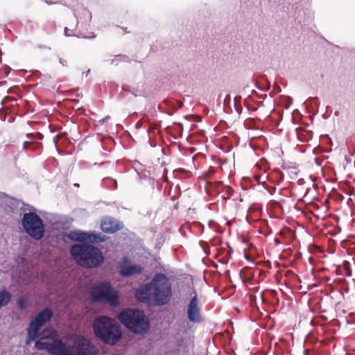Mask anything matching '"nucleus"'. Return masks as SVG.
<instances>
[{
	"label": "nucleus",
	"instance_id": "obj_1",
	"mask_svg": "<svg viewBox=\"0 0 355 355\" xmlns=\"http://www.w3.org/2000/svg\"><path fill=\"white\" fill-rule=\"evenodd\" d=\"M172 295L171 283L163 273L155 274L150 282L141 285L135 291L136 299L143 303L165 305Z\"/></svg>",
	"mask_w": 355,
	"mask_h": 355
},
{
	"label": "nucleus",
	"instance_id": "obj_2",
	"mask_svg": "<svg viewBox=\"0 0 355 355\" xmlns=\"http://www.w3.org/2000/svg\"><path fill=\"white\" fill-rule=\"evenodd\" d=\"M71 254L80 266L94 268L100 266L104 257L101 250L89 244H75L71 249Z\"/></svg>",
	"mask_w": 355,
	"mask_h": 355
},
{
	"label": "nucleus",
	"instance_id": "obj_3",
	"mask_svg": "<svg viewBox=\"0 0 355 355\" xmlns=\"http://www.w3.org/2000/svg\"><path fill=\"white\" fill-rule=\"evenodd\" d=\"M119 320L125 328L135 334L144 335L150 329L148 318L144 311L139 309H123L119 315Z\"/></svg>",
	"mask_w": 355,
	"mask_h": 355
},
{
	"label": "nucleus",
	"instance_id": "obj_4",
	"mask_svg": "<svg viewBox=\"0 0 355 355\" xmlns=\"http://www.w3.org/2000/svg\"><path fill=\"white\" fill-rule=\"evenodd\" d=\"M93 329L96 336L106 344L115 345L121 337L119 325L106 316L97 318L93 323Z\"/></svg>",
	"mask_w": 355,
	"mask_h": 355
},
{
	"label": "nucleus",
	"instance_id": "obj_5",
	"mask_svg": "<svg viewBox=\"0 0 355 355\" xmlns=\"http://www.w3.org/2000/svg\"><path fill=\"white\" fill-rule=\"evenodd\" d=\"M90 295L95 302H105L112 307L119 305V293L109 282H101L94 285L90 291Z\"/></svg>",
	"mask_w": 355,
	"mask_h": 355
},
{
	"label": "nucleus",
	"instance_id": "obj_6",
	"mask_svg": "<svg viewBox=\"0 0 355 355\" xmlns=\"http://www.w3.org/2000/svg\"><path fill=\"white\" fill-rule=\"evenodd\" d=\"M21 225L25 232L35 240H40L44 235L45 226L42 218L35 212L24 213Z\"/></svg>",
	"mask_w": 355,
	"mask_h": 355
},
{
	"label": "nucleus",
	"instance_id": "obj_7",
	"mask_svg": "<svg viewBox=\"0 0 355 355\" xmlns=\"http://www.w3.org/2000/svg\"><path fill=\"white\" fill-rule=\"evenodd\" d=\"M334 274L337 276H351L352 272L349 269V263L347 261H343L342 264H334ZM347 286L345 284L344 277L334 279V295L338 299V303H340V299L344 298L343 291H347Z\"/></svg>",
	"mask_w": 355,
	"mask_h": 355
},
{
	"label": "nucleus",
	"instance_id": "obj_8",
	"mask_svg": "<svg viewBox=\"0 0 355 355\" xmlns=\"http://www.w3.org/2000/svg\"><path fill=\"white\" fill-rule=\"evenodd\" d=\"M53 316V312L50 309H44L37 313L35 319L33 320L29 324L27 330L28 338L26 344H30L37 336L40 328L48 322Z\"/></svg>",
	"mask_w": 355,
	"mask_h": 355
},
{
	"label": "nucleus",
	"instance_id": "obj_9",
	"mask_svg": "<svg viewBox=\"0 0 355 355\" xmlns=\"http://www.w3.org/2000/svg\"><path fill=\"white\" fill-rule=\"evenodd\" d=\"M83 15L87 18V21L85 22H83L81 25H80V22L79 19H78L76 14L74 13L75 17V25H69L68 26H66L64 28V35L67 37H71L74 36L77 37H83V38H94L96 36L94 35H86L84 32L81 30L80 27H83V28H87V27L89 26V22L92 19V14L91 12L84 9L83 11Z\"/></svg>",
	"mask_w": 355,
	"mask_h": 355
},
{
	"label": "nucleus",
	"instance_id": "obj_10",
	"mask_svg": "<svg viewBox=\"0 0 355 355\" xmlns=\"http://www.w3.org/2000/svg\"><path fill=\"white\" fill-rule=\"evenodd\" d=\"M189 295L191 300L187 307V318L189 322L193 323H200L203 321V317L199 306L198 294L194 288L191 289Z\"/></svg>",
	"mask_w": 355,
	"mask_h": 355
},
{
	"label": "nucleus",
	"instance_id": "obj_11",
	"mask_svg": "<svg viewBox=\"0 0 355 355\" xmlns=\"http://www.w3.org/2000/svg\"><path fill=\"white\" fill-rule=\"evenodd\" d=\"M74 355H97L98 349L84 336H78L73 341V351Z\"/></svg>",
	"mask_w": 355,
	"mask_h": 355
},
{
	"label": "nucleus",
	"instance_id": "obj_12",
	"mask_svg": "<svg viewBox=\"0 0 355 355\" xmlns=\"http://www.w3.org/2000/svg\"><path fill=\"white\" fill-rule=\"evenodd\" d=\"M123 263L120 265V275L122 277H128L133 275H139L143 272V268L137 264L130 265L128 258L124 257Z\"/></svg>",
	"mask_w": 355,
	"mask_h": 355
},
{
	"label": "nucleus",
	"instance_id": "obj_13",
	"mask_svg": "<svg viewBox=\"0 0 355 355\" xmlns=\"http://www.w3.org/2000/svg\"><path fill=\"white\" fill-rule=\"evenodd\" d=\"M50 354L51 355H74L69 346L62 340L58 339L51 342Z\"/></svg>",
	"mask_w": 355,
	"mask_h": 355
},
{
	"label": "nucleus",
	"instance_id": "obj_14",
	"mask_svg": "<svg viewBox=\"0 0 355 355\" xmlns=\"http://www.w3.org/2000/svg\"><path fill=\"white\" fill-rule=\"evenodd\" d=\"M101 226L104 232L111 234L120 230L123 227L119 221L112 217H104L101 220Z\"/></svg>",
	"mask_w": 355,
	"mask_h": 355
},
{
	"label": "nucleus",
	"instance_id": "obj_15",
	"mask_svg": "<svg viewBox=\"0 0 355 355\" xmlns=\"http://www.w3.org/2000/svg\"><path fill=\"white\" fill-rule=\"evenodd\" d=\"M85 236L84 242L90 243H98L106 240L105 236H102L101 233L96 234L92 232H85Z\"/></svg>",
	"mask_w": 355,
	"mask_h": 355
},
{
	"label": "nucleus",
	"instance_id": "obj_16",
	"mask_svg": "<svg viewBox=\"0 0 355 355\" xmlns=\"http://www.w3.org/2000/svg\"><path fill=\"white\" fill-rule=\"evenodd\" d=\"M274 4L282 5V9L284 12H291L294 8V1L298 3L297 0H269Z\"/></svg>",
	"mask_w": 355,
	"mask_h": 355
},
{
	"label": "nucleus",
	"instance_id": "obj_17",
	"mask_svg": "<svg viewBox=\"0 0 355 355\" xmlns=\"http://www.w3.org/2000/svg\"><path fill=\"white\" fill-rule=\"evenodd\" d=\"M11 300V294L6 289L0 290V309L6 306Z\"/></svg>",
	"mask_w": 355,
	"mask_h": 355
},
{
	"label": "nucleus",
	"instance_id": "obj_18",
	"mask_svg": "<svg viewBox=\"0 0 355 355\" xmlns=\"http://www.w3.org/2000/svg\"><path fill=\"white\" fill-rule=\"evenodd\" d=\"M85 236V232L80 230L70 231L69 233V239L75 241L84 242Z\"/></svg>",
	"mask_w": 355,
	"mask_h": 355
},
{
	"label": "nucleus",
	"instance_id": "obj_19",
	"mask_svg": "<svg viewBox=\"0 0 355 355\" xmlns=\"http://www.w3.org/2000/svg\"><path fill=\"white\" fill-rule=\"evenodd\" d=\"M321 158L322 160L320 163L318 162L320 157H316L315 159L316 164L318 165H323V167L325 168L324 170H328L329 168L331 169V162L330 157L322 155Z\"/></svg>",
	"mask_w": 355,
	"mask_h": 355
},
{
	"label": "nucleus",
	"instance_id": "obj_20",
	"mask_svg": "<svg viewBox=\"0 0 355 355\" xmlns=\"http://www.w3.org/2000/svg\"><path fill=\"white\" fill-rule=\"evenodd\" d=\"M35 347L39 350H46L49 354L51 352V343L37 340L35 345Z\"/></svg>",
	"mask_w": 355,
	"mask_h": 355
},
{
	"label": "nucleus",
	"instance_id": "obj_21",
	"mask_svg": "<svg viewBox=\"0 0 355 355\" xmlns=\"http://www.w3.org/2000/svg\"><path fill=\"white\" fill-rule=\"evenodd\" d=\"M103 184L111 189H116L117 188V182L116 180L111 178H106L103 180Z\"/></svg>",
	"mask_w": 355,
	"mask_h": 355
},
{
	"label": "nucleus",
	"instance_id": "obj_22",
	"mask_svg": "<svg viewBox=\"0 0 355 355\" xmlns=\"http://www.w3.org/2000/svg\"><path fill=\"white\" fill-rule=\"evenodd\" d=\"M296 132H297V139L301 142L308 141L311 139V136L302 130L299 131V130H296Z\"/></svg>",
	"mask_w": 355,
	"mask_h": 355
},
{
	"label": "nucleus",
	"instance_id": "obj_23",
	"mask_svg": "<svg viewBox=\"0 0 355 355\" xmlns=\"http://www.w3.org/2000/svg\"><path fill=\"white\" fill-rule=\"evenodd\" d=\"M41 144L39 143H33L31 141H24V148L29 149L32 148L33 150L38 149L40 147Z\"/></svg>",
	"mask_w": 355,
	"mask_h": 355
},
{
	"label": "nucleus",
	"instance_id": "obj_24",
	"mask_svg": "<svg viewBox=\"0 0 355 355\" xmlns=\"http://www.w3.org/2000/svg\"><path fill=\"white\" fill-rule=\"evenodd\" d=\"M334 54L335 53L340 54L343 56V55H345L349 52L348 49H347L345 48H340V46H336L335 44L334 46Z\"/></svg>",
	"mask_w": 355,
	"mask_h": 355
},
{
	"label": "nucleus",
	"instance_id": "obj_25",
	"mask_svg": "<svg viewBox=\"0 0 355 355\" xmlns=\"http://www.w3.org/2000/svg\"><path fill=\"white\" fill-rule=\"evenodd\" d=\"M17 304L18 308L20 310H24L25 309H26V306H27L26 302L25 299H24L23 297L18 298L17 300Z\"/></svg>",
	"mask_w": 355,
	"mask_h": 355
},
{
	"label": "nucleus",
	"instance_id": "obj_26",
	"mask_svg": "<svg viewBox=\"0 0 355 355\" xmlns=\"http://www.w3.org/2000/svg\"><path fill=\"white\" fill-rule=\"evenodd\" d=\"M342 320H343V321L334 318V327L336 326L340 327L342 323H345V324H349V322L348 321V320L345 317L342 318ZM350 324H355V322H350Z\"/></svg>",
	"mask_w": 355,
	"mask_h": 355
},
{
	"label": "nucleus",
	"instance_id": "obj_27",
	"mask_svg": "<svg viewBox=\"0 0 355 355\" xmlns=\"http://www.w3.org/2000/svg\"><path fill=\"white\" fill-rule=\"evenodd\" d=\"M340 232H341V227L339 225H338L337 226L334 225V236H336V234L340 233Z\"/></svg>",
	"mask_w": 355,
	"mask_h": 355
},
{
	"label": "nucleus",
	"instance_id": "obj_28",
	"mask_svg": "<svg viewBox=\"0 0 355 355\" xmlns=\"http://www.w3.org/2000/svg\"><path fill=\"white\" fill-rule=\"evenodd\" d=\"M110 116L109 115H107V116H105L103 119H101V120L98 121V123H99L100 124H103V123H104L105 122L108 121V120H110Z\"/></svg>",
	"mask_w": 355,
	"mask_h": 355
},
{
	"label": "nucleus",
	"instance_id": "obj_29",
	"mask_svg": "<svg viewBox=\"0 0 355 355\" xmlns=\"http://www.w3.org/2000/svg\"><path fill=\"white\" fill-rule=\"evenodd\" d=\"M59 62H60V63L62 66H67V60H64V59L60 58V59H59Z\"/></svg>",
	"mask_w": 355,
	"mask_h": 355
},
{
	"label": "nucleus",
	"instance_id": "obj_30",
	"mask_svg": "<svg viewBox=\"0 0 355 355\" xmlns=\"http://www.w3.org/2000/svg\"><path fill=\"white\" fill-rule=\"evenodd\" d=\"M334 200H337V199H340V195L337 193V192L336 191V189H334Z\"/></svg>",
	"mask_w": 355,
	"mask_h": 355
},
{
	"label": "nucleus",
	"instance_id": "obj_31",
	"mask_svg": "<svg viewBox=\"0 0 355 355\" xmlns=\"http://www.w3.org/2000/svg\"><path fill=\"white\" fill-rule=\"evenodd\" d=\"M35 138L36 139H42V138H43V135H42V134H41V133L38 132V133H37V134L35 135Z\"/></svg>",
	"mask_w": 355,
	"mask_h": 355
},
{
	"label": "nucleus",
	"instance_id": "obj_32",
	"mask_svg": "<svg viewBox=\"0 0 355 355\" xmlns=\"http://www.w3.org/2000/svg\"><path fill=\"white\" fill-rule=\"evenodd\" d=\"M334 223L336 222L337 223H338V222H339L338 216H337L336 215L334 214Z\"/></svg>",
	"mask_w": 355,
	"mask_h": 355
},
{
	"label": "nucleus",
	"instance_id": "obj_33",
	"mask_svg": "<svg viewBox=\"0 0 355 355\" xmlns=\"http://www.w3.org/2000/svg\"><path fill=\"white\" fill-rule=\"evenodd\" d=\"M275 190H276V189H275V187H273V188H272V189L269 191V192H270L271 194H272V193L275 191Z\"/></svg>",
	"mask_w": 355,
	"mask_h": 355
},
{
	"label": "nucleus",
	"instance_id": "obj_34",
	"mask_svg": "<svg viewBox=\"0 0 355 355\" xmlns=\"http://www.w3.org/2000/svg\"><path fill=\"white\" fill-rule=\"evenodd\" d=\"M89 73H90V69H88L87 71L84 72L83 73H85V76H87L89 75Z\"/></svg>",
	"mask_w": 355,
	"mask_h": 355
},
{
	"label": "nucleus",
	"instance_id": "obj_35",
	"mask_svg": "<svg viewBox=\"0 0 355 355\" xmlns=\"http://www.w3.org/2000/svg\"><path fill=\"white\" fill-rule=\"evenodd\" d=\"M163 179H164V180L165 182H168V178H167V176H166V175H163Z\"/></svg>",
	"mask_w": 355,
	"mask_h": 355
},
{
	"label": "nucleus",
	"instance_id": "obj_36",
	"mask_svg": "<svg viewBox=\"0 0 355 355\" xmlns=\"http://www.w3.org/2000/svg\"><path fill=\"white\" fill-rule=\"evenodd\" d=\"M114 62H115V59H112V60L110 61V64H114Z\"/></svg>",
	"mask_w": 355,
	"mask_h": 355
},
{
	"label": "nucleus",
	"instance_id": "obj_37",
	"mask_svg": "<svg viewBox=\"0 0 355 355\" xmlns=\"http://www.w3.org/2000/svg\"><path fill=\"white\" fill-rule=\"evenodd\" d=\"M10 69V68H7V69H6V73H7V74L9 73Z\"/></svg>",
	"mask_w": 355,
	"mask_h": 355
},
{
	"label": "nucleus",
	"instance_id": "obj_38",
	"mask_svg": "<svg viewBox=\"0 0 355 355\" xmlns=\"http://www.w3.org/2000/svg\"><path fill=\"white\" fill-rule=\"evenodd\" d=\"M121 57H122V55H116V59H117L118 58H121Z\"/></svg>",
	"mask_w": 355,
	"mask_h": 355
},
{
	"label": "nucleus",
	"instance_id": "obj_39",
	"mask_svg": "<svg viewBox=\"0 0 355 355\" xmlns=\"http://www.w3.org/2000/svg\"><path fill=\"white\" fill-rule=\"evenodd\" d=\"M334 115H335V116H338V112H337V111H336V112H334Z\"/></svg>",
	"mask_w": 355,
	"mask_h": 355
},
{
	"label": "nucleus",
	"instance_id": "obj_40",
	"mask_svg": "<svg viewBox=\"0 0 355 355\" xmlns=\"http://www.w3.org/2000/svg\"><path fill=\"white\" fill-rule=\"evenodd\" d=\"M266 96H267L265 94V95H263V96H261V98L264 99L265 98H266Z\"/></svg>",
	"mask_w": 355,
	"mask_h": 355
},
{
	"label": "nucleus",
	"instance_id": "obj_41",
	"mask_svg": "<svg viewBox=\"0 0 355 355\" xmlns=\"http://www.w3.org/2000/svg\"><path fill=\"white\" fill-rule=\"evenodd\" d=\"M331 149L329 148V150H327V153H331Z\"/></svg>",
	"mask_w": 355,
	"mask_h": 355
},
{
	"label": "nucleus",
	"instance_id": "obj_42",
	"mask_svg": "<svg viewBox=\"0 0 355 355\" xmlns=\"http://www.w3.org/2000/svg\"><path fill=\"white\" fill-rule=\"evenodd\" d=\"M164 172L167 173V170L166 168H164Z\"/></svg>",
	"mask_w": 355,
	"mask_h": 355
},
{
	"label": "nucleus",
	"instance_id": "obj_43",
	"mask_svg": "<svg viewBox=\"0 0 355 355\" xmlns=\"http://www.w3.org/2000/svg\"><path fill=\"white\" fill-rule=\"evenodd\" d=\"M74 185H75L76 187L79 186V185H78V184H75Z\"/></svg>",
	"mask_w": 355,
	"mask_h": 355
},
{
	"label": "nucleus",
	"instance_id": "obj_44",
	"mask_svg": "<svg viewBox=\"0 0 355 355\" xmlns=\"http://www.w3.org/2000/svg\"><path fill=\"white\" fill-rule=\"evenodd\" d=\"M334 181L336 182V178L334 177Z\"/></svg>",
	"mask_w": 355,
	"mask_h": 355
}]
</instances>
